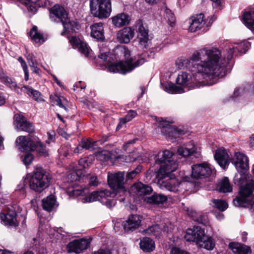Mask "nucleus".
Instances as JSON below:
<instances>
[{
  "label": "nucleus",
  "instance_id": "obj_1",
  "mask_svg": "<svg viewBox=\"0 0 254 254\" xmlns=\"http://www.w3.org/2000/svg\"><path fill=\"white\" fill-rule=\"evenodd\" d=\"M220 51L217 48H204L195 52L190 58L193 62L201 61L200 63H192V72L194 80H202L204 78L210 79L225 76V65L226 63H221Z\"/></svg>",
  "mask_w": 254,
  "mask_h": 254
},
{
  "label": "nucleus",
  "instance_id": "obj_2",
  "mask_svg": "<svg viewBox=\"0 0 254 254\" xmlns=\"http://www.w3.org/2000/svg\"><path fill=\"white\" fill-rule=\"evenodd\" d=\"M174 154L169 150H166L158 154V157L156 160V163L160 165L159 173L164 176L160 177L158 184L162 190L170 191L177 190L180 183L175 178H171L168 175L175 171L178 167V163L174 160Z\"/></svg>",
  "mask_w": 254,
  "mask_h": 254
},
{
  "label": "nucleus",
  "instance_id": "obj_3",
  "mask_svg": "<svg viewBox=\"0 0 254 254\" xmlns=\"http://www.w3.org/2000/svg\"><path fill=\"white\" fill-rule=\"evenodd\" d=\"M69 195L76 196L83 203L91 202L95 201H100L109 208H111L115 205L114 200H110L107 198L111 196L114 192H112L107 190H96L89 193L87 188H81L73 189L69 191Z\"/></svg>",
  "mask_w": 254,
  "mask_h": 254
},
{
  "label": "nucleus",
  "instance_id": "obj_4",
  "mask_svg": "<svg viewBox=\"0 0 254 254\" xmlns=\"http://www.w3.org/2000/svg\"><path fill=\"white\" fill-rule=\"evenodd\" d=\"M247 177L245 174L236 175L235 183L240 185L239 188L240 196H237L233 200V204L237 207H246L249 199L253 196L254 192V181L252 180L246 182Z\"/></svg>",
  "mask_w": 254,
  "mask_h": 254
},
{
  "label": "nucleus",
  "instance_id": "obj_5",
  "mask_svg": "<svg viewBox=\"0 0 254 254\" xmlns=\"http://www.w3.org/2000/svg\"><path fill=\"white\" fill-rule=\"evenodd\" d=\"M16 143L18 144L19 149L21 151L35 150L40 156L46 157L49 155V151L46 146L36 136H20L17 138Z\"/></svg>",
  "mask_w": 254,
  "mask_h": 254
},
{
  "label": "nucleus",
  "instance_id": "obj_6",
  "mask_svg": "<svg viewBox=\"0 0 254 254\" xmlns=\"http://www.w3.org/2000/svg\"><path fill=\"white\" fill-rule=\"evenodd\" d=\"M51 178L50 174L45 169L36 167L31 174L29 187L31 190L41 192L49 186Z\"/></svg>",
  "mask_w": 254,
  "mask_h": 254
},
{
  "label": "nucleus",
  "instance_id": "obj_7",
  "mask_svg": "<svg viewBox=\"0 0 254 254\" xmlns=\"http://www.w3.org/2000/svg\"><path fill=\"white\" fill-rule=\"evenodd\" d=\"M205 232L204 228L197 225L193 229H188L185 238L187 241L196 242L199 246L207 250H212L215 246V242L211 237L204 240Z\"/></svg>",
  "mask_w": 254,
  "mask_h": 254
},
{
  "label": "nucleus",
  "instance_id": "obj_8",
  "mask_svg": "<svg viewBox=\"0 0 254 254\" xmlns=\"http://www.w3.org/2000/svg\"><path fill=\"white\" fill-rule=\"evenodd\" d=\"M0 79L3 84L15 90L18 94L21 95L22 93L24 92L35 101L38 102L41 101V93L32 87L27 85H23L20 87L17 85L14 79L8 77L4 73H0Z\"/></svg>",
  "mask_w": 254,
  "mask_h": 254
},
{
  "label": "nucleus",
  "instance_id": "obj_9",
  "mask_svg": "<svg viewBox=\"0 0 254 254\" xmlns=\"http://www.w3.org/2000/svg\"><path fill=\"white\" fill-rule=\"evenodd\" d=\"M145 62L144 58H141L134 62L132 58L119 63H114L109 65L108 70L113 73H120L125 74L133 70L136 67L143 64Z\"/></svg>",
  "mask_w": 254,
  "mask_h": 254
},
{
  "label": "nucleus",
  "instance_id": "obj_10",
  "mask_svg": "<svg viewBox=\"0 0 254 254\" xmlns=\"http://www.w3.org/2000/svg\"><path fill=\"white\" fill-rule=\"evenodd\" d=\"M90 10L95 17L99 19L108 18L112 11L111 0H90Z\"/></svg>",
  "mask_w": 254,
  "mask_h": 254
},
{
  "label": "nucleus",
  "instance_id": "obj_11",
  "mask_svg": "<svg viewBox=\"0 0 254 254\" xmlns=\"http://www.w3.org/2000/svg\"><path fill=\"white\" fill-rule=\"evenodd\" d=\"M125 172H118L115 173H109L108 174V183L114 191L115 196L118 198V193L122 195L126 192L124 187Z\"/></svg>",
  "mask_w": 254,
  "mask_h": 254
},
{
  "label": "nucleus",
  "instance_id": "obj_12",
  "mask_svg": "<svg viewBox=\"0 0 254 254\" xmlns=\"http://www.w3.org/2000/svg\"><path fill=\"white\" fill-rule=\"evenodd\" d=\"M195 72H192V76L191 75L188 74L186 72H182L181 73L179 74L176 79V83L178 85L182 86L172 85L170 87L172 89V93H181L184 92L183 86H186L188 85L189 80L190 78L191 82L196 84L197 87H200L204 85V83L202 84V81L201 80H194L193 78V74Z\"/></svg>",
  "mask_w": 254,
  "mask_h": 254
},
{
  "label": "nucleus",
  "instance_id": "obj_13",
  "mask_svg": "<svg viewBox=\"0 0 254 254\" xmlns=\"http://www.w3.org/2000/svg\"><path fill=\"white\" fill-rule=\"evenodd\" d=\"M236 45V46L229 48L227 53V59L225 58H220V64L224 62L227 63L225 65V75L228 70L227 66L230 64L233 55L235 54L236 56H239L245 54L251 47V43L249 42H241Z\"/></svg>",
  "mask_w": 254,
  "mask_h": 254
},
{
  "label": "nucleus",
  "instance_id": "obj_14",
  "mask_svg": "<svg viewBox=\"0 0 254 254\" xmlns=\"http://www.w3.org/2000/svg\"><path fill=\"white\" fill-rule=\"evenodd\" d=\"M17 213L12 208H6L0 213L1 223L7 227H17L19 222L17 219Z\"/></svg>",
  "mask_w": 254,
  "mask_h": 254
},
{
  "label": "nucleus",
  "instance_id": "obj_15",
  "mask_svg": "<svg viewBox=\"0 0 254 254\" xmlns=\"http://www.w3.org/2000/svg\"><path fill=\"white\" fill-rule=\"evenodd\" d=\"M191 169V176L196 179L208 178L212 174V170L206 163L193 165Z\"/></svg>",
  "mask_w": 254,
  "mask_h": 254
},
{
  "label": "nucleus",
  "instance_id": "obj_16",
  "mask_svg": "<svg viewBox=\"0 0 254 254\" xmlns=\"http://www.w3.org/2000/svg\"><path fill=\"white\" fill-rule=\"evenodd\" d=\"M235 165L240 175V174H245V172L249 169V159L247 156L240 152H236L234 157L232 161Z\"/></svg>",
  "mask_w": 254,
  "mask_h": 254
},
{
  "label": "nucleus",
  "instance_id": "obj_17",
  "mask_svg": "<svg viewBox=\"0 0 254 254\" xmlns=\"http://www.w3.org/2000/svg\"><path fill=\"white\" fill-rule=\"evenodd\" d=\"M90 241L86 239H80L70 242L66 246L68 252L80 254L90 246Z\"/></svg>",
  "mask_w": 254,
  "mask_h": 254
},
{
  "label": "nucleus",
  "instance_id": "obj_18",
  "mask_svg": "<svg viewBox=\"0 0 254 254\" xmlns=\"http://www.w3.org/2000/svg\"><path fill=\"white\" fill-rule=\"evenodd\" d=\"M159 127L161 128V132L168 136L172 141L185 133L184 130L174 127L166 122L160 123Z\"/></svg>",
  "mask_w": 254,
  "mask_h": 254
},
{
  "label": "nucleus",
  "instance_id": "obj_19",
  "mask_svg": "<svg viewBox=\"0 0 254 254\" xmlns=\"http://www.w3.org/2000/svg\"><path fill=\"white\" fill-rule=\"evenodd\" d=\"M14 118V124L19 130L29 133L34 131L35 127L33 124L28 121L23 115L16 114L15 115Z\"/></svg>",
  "mask_w": 254,
  "mask_h": 254
},
{
  "label": "nucleus",
  "instance_id": "obj_20",
  "mask_svg": "<svg viewBox=\"0 0 254 254\" xmlns=\"http://www.w3.org/2000/svg\"><path fill=\"white\" fill-rule=\"evenodd\" d=\"M68 17V13L65 8L60 5H55L50 10V17L57 22H61L62 23Z\"/></svg>",
  "mask_w": 254,
  "mask_h": 254
},
{
  "label": "nucleus",
  "instance_id": "obj_21",
  "mask_svg": "<svg viewBox=\"0 0 254 254\" xmlns=\"http://www.w3.org/2000/svg\"><path fill=\"white\" fill-rule=\"evenodd\" d=\"M141 218L137 215H130L124 222V229L126 232H132L141 225Z\"/></svg>",
  "mask_w": 254,
  "mask_h": 254
},
{
  "label": "nucleus",
  "instance_id": "obj_22",
  "mask_svg": "<svg viewBox=\"0 0 254 254\" xmlns=\"http://www.w3.org/2000/svg\"><path fill=\"white\" fill-rule=\"evenodd\" d=\"M204 15L202 13L192 16L189 20V30L192 32L201 29L205 23Z\"/></svg>",
  "mask_w": 254,
  "mask_h": 254
},
{
  "label": "nucleus",
  "instance_id": "obj_23",
  "mask_svg": "<svg viewBox=\"0 0 254 254\" xmlns=\"http://www.w3.org/2000/svg\"><path fill=\"white\" fill-rule=\"evenodd\" d=\"M214 158L219 165L223 169H226L230 163V157L226 152L223 149L216 150L214 155Z\"/></svg>",
  "mask_w": 254,
  "mask_h": 254
},
{
  "label": "nucleus",
  "instance_id": "obj_24",
  "mask_svg": "<svg viewBox=\"0 0 254 254\" xmlns=\"http://www.w3.org/2000/svg\"><path fill=\"white\" fill-rule=\"evenodd\" d=\"M69 41L74 48H77L79 51L85 57L88 56L90 48L86 43L81 41L79 38L75 36L71 37Z\"/></svg>",
  "mask_w": 254,
  "mask_h": 254
},
{
  "label": "nucleus",
  "instance_id": "obj_25",
  "mask_svg": "<svg viewBox=\"0 0 254 254\" xmlns=\"http://www.w3.org/2000/svg\"><path fill=\"white\" fill-rule=\"evenodd\" d=\"M131 190L136 195L144 196L150 194L153 191L152 187L147 184H144L141 182L136 183L131 187Z\"/></svg>",
  "mask_w": 254,
  "mask_h": 254
},
{
  "label": "nucleus",
  "instance_id": "obj_26",
  "mask_svg": "<svg viewBox=\"0 0 254 254\" xmlns=\"http://www.w3.org/2000/svg\"><path fill=\"white\" fill-rule=\"evenodd\" d=\"M134 30L130 27L123 28L117 33V38L121 43H128L134 36Z\"/></svg>",
  "mask_w": 254,
  "mask_h": 254
},
{
  "label": "nucleus",
  "instance_id": "obj_27",
  "mask_svg": "<svg viewBox=\"0 0 254 254\" xmlns=\"http://www.w3.org/2000/svg\"><path fill=\"white\" fill-rule=\"evenodd\" d=\"M91 36L98 41L105 39L104 28L101 22L95 23L90 26Z\"/></svg>",
  "mask_w": 254,
  "mask_h": 254
},
{
  "label": "nucleus",
  "instance_id": "obj_28",
  "mask_svg": "<svg viewBox=\"0 0 254 254\" xmlns=\"http://www.w3.org/2000/svg\"><path fill=\"white\" fill-rule=\"evenodd\" d=\"M229 248L235 254H252L251 248L241 243L231 242L229 244Z\"/></svg>",
  "mask_w": 254,
  "mask_h": 254
},
{
  "label": "nucleus",
  "instance_id": "obj_29",
  "mask_svg": "<svg viewBox=\"0 0 254 254\" xmlns=\"http://www.w3.org/2000/svg\"><path fill=\"white\" fill-rule=\"evenodd\" d=\"M166 195L162 193L154 192L151 196L146 197L145 200L147 203L151 204H162L167 200Z\"/></svg>",
  "mask_w": 254,
  "mask_h": 254
},
{
  "label": "nucleus",
  "instance_id": "obj_30",
  "mask_svg": "<svg viewBox=\"0 0 254 254\" xmlns=\"http://www.w3.org/2000/svg\"><path fill=\"white\" fill-rule=\"evenodd\" d=\"M112 19L113 24L118 27L129 24L130 21L129 15L124 13H119Z\"/></svg>",
  "mask_w": 254,
  "mask_h": 254
},
{
  "label": "nucleus",
  "instance_id": "obj_31",
  "mask_svg": "<svg viewBox=\"0 0 254 254\" xmlns=\"http://www.w3.org/2000/svg\"><path fill=\"white\" fill-rule=\"evenodd\" d=\"M62 24L64 30L61 33L62 36L65 35L66 32H69L70 31H75L79 29V25L77 22L74 20H71L68 16L66 19V20L62 23Z\"/></svg>",
  "mask_w": 254,
  "mask_h": 254
},
{
  "label": "nucleus",
  "instance_id": "obj_32",
  "mask_svg": "<svg viewBox=\"0 0 254 254\" xmlns=\"http://www.w3.org/2000/svg\"><path fill=\"white\" fill-rule=\"evenodd\" d=\"M140 249L145 252L149 253L152 252L155 245L154 242L150 238L144 237L140 240L139 243Z\"/></svg>",
  "mask_w": 254,
  "mask_h": 254
},
{
  "label": "nucleus",
  "instance_id": "obj_33",
  "mask_svg": "<svg viewBox=\"0 0 254 254\" xmlns=\"http://www.w3.org/2000/svg\"><path fill=\"white\" fill-rule=\"evenodd\" d=\"M178 154L184 157L193 155L195 151V146L191 142L187 146H180L178 148Z\"/></svg>",
  "mask_w": 254,
  "mask_h": 254
},
{
  "label": "nucleus",
  "instance_id": "obj_34",
  "mask_svg": "<svg viewBox=\"0 0 254 254\" xmlns=\"http://www.w3.org/2000/svg\"><path fill=\"white\" fill-rule=\"evenodd\" d=\"M243 20L245 25L254 34V10H248L244 13Z\"/></svg>",
  "mask_w": 254,
  "mask_h": 254
},
{
  "label": "nucleus",
  "instance_id": "obj_35",
  "mask_svg": "<svg viewBox=\"0 0 254 254\" xmlns=\"http://www.w3.org/2000/svg\"><path fill=\"white\" fill-rule=\"evenodd\" d=\"M217 190L221 192H230L232 191V186L230 183L228 178L225 177L218 182Z\"/></svg>",
  "mask_w": 254,
  "mask_h": 254
},
{
  "label": "nucleus",
  "instance_id": "obj_36",
  "mask_svg": "<svg viewBox=\"0 0 254 254\" xmlns=\"http://www.w3.org/2000/svg\"><path fill=\"white\" fill-rule=\"evenodd\" d=\"M52 102L60 108H63L66 112L68 111L67 101L63 97L58 95H51L50 97Z\"/></svg>",
  "mask_w": 254,
  "mask_h": 254
},
{
  "label": "nucleus",
  "instance_id": "obj_37",
  "mask_svg": "<svg viewBox=\"0 0 254 254\" xmlns=\"http://www.w3.org/2000/svg\"><path fill=\"white\" fill-rule=\"evenodd\" d=\"M56 200L53 195H50L42 200V207L44 210L51 212L56 205Z\"/></svg>",
  "mask_w": 254,
  "mask_h": 254
},
{
  "label": "nucleus",
  "instance_id": "obj_38",
  "mask_svg": "<svg viewBox=\"0 0 254 254\" xmlns=\"http://www.w3.org/2000/svg\"><path fill=\"white\" fill-rule=\"evenodd\" d=\"M29 34L31 39L37 43H42L45 41L43 34L38 31L36 26L32 27Z\"/></svg>",
  "mask_w": 254,
  "mask_h": 254
},
{
  "label": "nucleus",
  "instance_id": "obj_39",
  "mask_svg": "<svg viewBox=\"0 0 254 254\" xmlns=\"http://www.w3.org/2000/svg\"><path fill=\"white\" fill-rule=\"evenodd\" d=\"M189 215L192 219L198 223V224H202L205 226L208 224V220L206 217L204 215H201L194 211L188 212Z\"/></svg>",
  "mask_w": 254,
  "mask_h": 254
},
{
  "label": "nucleus",
  "instance_id": "obj_40",
  "mask_svg": "<svg viewBox=\"0 0 254 254\" xmlns=\"http://www.w3.org/2000/svg\"><path fill=\"white\" fill-rule=\"evenodd\" d=\"M94 157L93 155H89L87 157L81 158L79 161V165L84 168H88L94 161Z\"/></svg>",
  "mask_w": 254,
  "mask_h": 254
},
{
  "label": "nucleus",
  "instance_id": "obj_41",
  "mask_svg": "<svg viewBox=\"0 0 254 254\" xmlns=\"http://www.w3.org/2000/svg\"><path fill=\"white\" fill-rule=\"evenodd\" d=\"M165 18L166 19L168 23L173 27L175 25L176 22V18L174 13L169 9L165 10Z\"/></svg>",
  "mask_w": 254,
  "mask_h": 254
},
{
  "label": "nucleus",
  "instance_id": "obj_42",
  "mask_svg": "<svg viewBox=\"0 0 254 254\" xmlns=\"http://www.w3.org/2000/svg\"><path fill=\"white\" fill-rule=\"evenodd\" d=\"M146 234L149 235H154L157 236L159 235L161 232V229L158 225H154L148 227L144 230Z\"/></svg>",
  "mask_w": 254,
  "mask_h": 254
},
{
  "label": "nucleus",
  "instance_id": "obj_43",
  "mask_svg": "<svg viewBox=\"0 0 254 254\" xmlns=\"http://www.w3.org/2000/svg\"><path fill=\"white\" fill-rule=\"evenodd\" d=\"M142 169V166L138 165L134 170L128 172L126 175V178L127 180H132L135 177L138 175Z\"/></svg>",
  "mask_w": 254,
  "mask_h": 254
},
{
  "label": "nucleus",
  "instance_id": "obj_44",
  "mask_svg": "<svg viewBox=\"0 0 254 254\" xmlns=\"http://www.w3.org/2000/svg\"><path fill=\"white\" fill-rule=\"evenodd\" d=\"M213 202L215 207L221 211L225 210L228 207V204L225 201L221 199H213Z\"/></svg>",
  "mask_w": 254,
  "mask_h": 254
},
{
  "label": "nucleus",
  "instance_id": "obj_45",
  "mask_svg": "<svg viewBox=\"0 0 254 254\" xmlns=\"http://www.w3.org/2000/svg\"><path fill=\"white\" fill-rule=\"evenodd\" d=\"M98 159L102 161H107L111 159V155L108 152L103 151L96 154Z\"/></svg>",
  "mask_w": 254,
  "mask_h": 254
},
{
  "label": "nucleus",
  "instance_id": "obj_46",
  "mask_svg": "<svg viewBox=\"0 0 254 254\" xmlns=\"http://www.w3.org/2000/svg\"><path fill=\"white\" fill-rule=\"evenodd\" d=\"M138 32L139 35L138 38H149V35L148 30L145 29L144 27L142 25H140L138 28Z\"/></svg>",
  "mask_w": 254,
  "mask_h": 254
},
{
  "label": "nucleus",
  "instance_id": "obj_47",
  "mask_svg": "<svg viewBox=\"0 0 254 254\" xmlns=\"http://www.w3.org/2000/svg\"><path fill=\"white\" fill-rule=\"evenodd\" d=\"M137 115L136 111L130 110L127 112L126 116L124 117L126 121L130 122L132 119L135 118Z\"/></svg>",
  "mask_w": 254,
  "mask_h": 254
},
{
  "label": "nucleus",
  "instance_id": "obj_48",
  "mask_svg": "<svg viewBox=\"0 0 254 254\" xmlns=\"http://www.w3.org/2000/svg\"><path fill=\"white\" fill-rule=\"evenodd\" d=\"M138 155L134 153H130L128 155L125 156V160L127 163L134 162L138 158Z\"/></svg>",
  "mask_w": 254,
  "mask_h": 254
},
{
  "label": "nucleus",
  "instance_id": "obj_49",
  "mask_svg": "<svg viewBox=\"0 0 254 254\" xmlns=\"http://www.w3.org/2000/svg\"><path fill=\"white\" fill-rule=\"evenodd\" d=\"M139 38V46L141 48H147L149 45L150 40L149 38Z\"/></svg>",
  "mask_w": 254,
  "mask_h": 254
},
{
  "label": "nucleus",
  "instance_id": "obj_50",
  "mask_svg": "<svg viewBox=\"0 0 254 254\" xmlns=\"http://www.w3.org/2000/svg\"><path fill=\"white\" fill-rule=\"evenodd\" d=\"M80 144L83 149H90L92 148V144L88 139H82Z\"/></svg>",
  "mask_w": 254,
  "mask_h": 254
},
{
  "label": "nucleus",
  "instance_id": "obj_51",
  "mask_svg": "<svg viewBox=\"0 0 254 254\" xmlns=\"http://www.w3.org/2000/svg\"><path fill=\"white\" fill-rule=\"evenodd\" d=\"M138 140V138H134L125 142L123 145L124 150H127L128 148L131 145H133Z\"/></svg>",
  "mask_w": 254,
  "mask_h": 254
},
{
  "label": "nucleus",
  "instance_id": "obj_52",
  "mask_svg": "<svg viewBox=\"0 0 254 254\" xmlns=\"http://www.w3.org/2000/svg\"><path fill=\"white\" fill-rule=\"evenodd\" d=\"M33 159V155L31 154H28L24 156L23 159V162L25 165H27L31 163Z\"/></svg>",
  "mask_w": 254,
  "mask_h": 254
},
{
  "label": "nucleus",
  "instance_id": "obj_53",
  "mask_svg": "<svg viewBox=\"0 0 254 254\" xmlns=\"http://www.w3.org/2000/svg\"><path fill=\"white\" fill-rule=\"evenodd\" d=\"M98 57L104 62L108 63L110 62L111 58L109 57V54L107 53H101L98 55Z\"/></svg>",
  "mask_w": 254,
  "mask_h": 254
},
{
  "label": "nucleus",
  "instance_id": "obj_54",
  "mask_svg": "<svg viewBox=\"0 0 254 254\" xmlns=\"http://www.w3.org/2000/svg\"><path fill=\"white\" fill-rule=\"evenodd\" d=\"M99 184L96 176H92L90 178L89 185L91 186H97Z\"/></svg>",
  "mask_w": 254,
  "mask_h": 254
},
{
  "label": "nucleus",
  "instance_id": "obj_55",
  "mask_svg": "<svg viewBox=\"0 0 254 254\" xmlns=\"http://www.w3.org/2000/svg\"><path fill=\"white\" fill-rule=\"evenodd\" d=\"M170 254H189V253L181 250L180 249L176 247H173L172 249Z\"/></svg>",
  "mask_w": 254,
  "mask_h": 254
},
{
  "label": "nucleus",
  "instance_id": "obj_56",
  "mask_svg": "<svg viewBox=\"0 0 254 254\" xmlns=\"http://www.w3.org/2000/svg\"><path fill=\"white\" fill-rule=\"evenodd\" d=\"M34 55L32 53H27L26 59L28 62L30 66H33L34 62L33 61Z\"/></svg>",
  "mask_w": 254,
  "mask_h": 254
},
{
  "label": "nucleus",
  "instance_id": "obj_57",
  "mask_svg": "<svg viewBox=\"0 0 254 254\" xmlns=\"http://www.w3.org/2000/svg\"><path fill=\"white\" fill-rule=\"evenodd\" d=\"M127 122H128L126 121V120H125L124 118L120 119V122L117 126L116 129L119 130L121 129L122 126L126 124Z\"/></svg>",
  "mask_w": 254,
  "mask_h": 254
},
{
  "label": "nucleus",
  "instance_id": "obj_58",
  "mask_svg": "<svg viewBox=\"0 0 254 254\" xmlns=\"http://www.w3.org/2000/svg\"><path fill=\"white\" fill-rule=\"evenodd\" d=\"M18 61L20 63L21 65L23 68V69L28 68L25 61L21 57H19L18 58Z\"/></svg>",
  "mask_w": 254,
  "mask_h": 254
},
{
  "label": "nucleus",
  "instance_id": "obj_59",
  "mask_svg": "<svg viewBox=\"0 0 254 254\" xmlns=\"http://www.w3.org/2000/svg\"><path fill=\"white\" fill-rule=\"evenodd\" d=\"M121 53L124 54L126 58H127L130 56V51L126 47L121 49Z\"/></svg>",
  "mask_w": 254,
  "mask_h": 254
},
{
  "label": "nucleus",
  "instance_id": "obj_60",
  "mask_svg": "<svg viewBox=\"0 0 254 254\" xmlns=\"http://www.w3.org/2000/svg\"><path fill=\"white\" fill-rule=\"evenodd\" d=\"M68 177L73 179L74 180H78L79 179V177L77 176V174L75 172L71 173L68 175Z\"/></svg>",
  "mask_w": 254,
  "mask_h": 254
},
{
  "label": "nucleus",
  "instance_id": "obj_61",
  "mask_svg": "<svg viewBox=\"0 0 254 254\" xmlns=\"http://www.w3.org/2000/svg\"><path fill=\"white\" fill-rule=\"evenodd\" d=\"M250 146L254 149V134H253L250 137Z\"/></svg>",
  "mask_w": 254,
  "mask_h": 254
},
{
  "label": "nucleus",
  "instance_id": "obj_62",
  "mask_svg": "<svg viewBox=\"0 0 254 254\" xmlns=\"http://www.w3.org/2000/svg\"><path fill=\"white\" fill-rule=\"evenodd\" d=\"M83 148H82V147H81V145L80 144H79V145L78 146H77L74 149V152L75 153H80L81 152L82 150L83 149Z\"/></svg>",
  "mask_w": 254,
  "mask_h": 254
},
{
  "label": "nucleus",
  "instance_id": "obj_63",
  "mask_svg": "<svg viewBox=\"0 0 254 254\" xmlns=\"http://www.w3.org/2000/svg\"><path fill=\"white\" fill-rule=\"evenodd\" d=\"M24 72V79L26 81L28 80L29 77V73H28V69L27 68H25L23 69Z\"/></svg>",
  "mask_w": 254,
  "mask_h": 254
},
{
  "label": "nucleus",
  "instance_id": "obj_64",
  "mask_svg": "<svg viewBox=\"0 0 254 254\" xmlns=\"http://www.w3.org/2000/svg\"><path fill=\"white\" fill-rule=\"evenodd\" d=\"M31 68H32V70H33V71L37 74H39V71H40V69L37 67V66H35L34 65V64H33V66H30Z\"/></svg>",
  "mask_w": 254,
  "mask_h": 254
}]
</instances>
